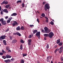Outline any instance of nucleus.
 I'll use <instances>...</instances> for the list:
<instances>
[{
	"label": "nucleus",
	"mask_w": 63,
	"mask_h": 63,
	"mask_svg": "<svg viewBox=\"0 0 63 63\" xmlns=\"http://www.w3.org/2000/svg\"><path fill=\"white\" fill-rule=\"evenodd\" d=\"M50 8L49 5L48 3L46 4L44 6V9L45 11H47V10Z\"/></svg>",
	"instance_id": "1"
},
{
	"label": "nucleus",
	"mask_w": 63,
	"mask_h": 63,
	"mask_svg": "<svg viewBox=\"0 0 63 63\" xmlns=\"http://www.w3.org/2000/svg\"><path fill=\"white\" fill-rule=\"evenodd\" d=\"M48 35L49 38H52V37L54 36V33L52 32H50L49 33Z\"/></svg>",
	"instance_id": "2"
},
{
	"label": "nucleus",
	"mask_w": 63,
	"mask_h": 63,
	"mask_svg": "<svg viewBox=\"0 0 63 63\" xmlns=\"http://www.w3.org/2000/svg\"><path fill=\"white\" fill-rule=\"evenodd\" d=\"M36 37H37L39 39H40V32H37L36 34Z\"/></svg>",
	"instance_id": "3"
},
{
	"label": "nucleus",
	"mask_w": 63,
	"mask_h": 63,
	"mask_svg": "<svg viewBox=\"0 0 63 63\" xmlns=\"http://www.w3.org/2000/svg\"><path fill=\"white\" fill-rule=\"evenodd\" d=\"M6 36L5 35H2L0 36V41H2V40H4L5 39Z\"/></svg>",
	"instance_id": "4"
},
{
	"label": "nucleus",
	"mask_w": 63,
	"mask_h": 63,
	"mask_svg": "<svg viewBox=\"0 0 63 63\" xmlns=\"http://www.w3.org/2000/svg\"><path fill=\"white\" fill-rule=\"evenodd\" d=\"M16 26L18 25V23L16 21H15L14 23L12 24V26H16Z\"/></svg>",
	"instance_id": "5"
},
{
	"label": "nucleus",
	"mask_w": 63,
	"mask_h": 63,
	"mask_svg": "<svg viewBox=\"0 0 63 63\" xmlns=\"http://www.w3.org/2000/svg\"><path fill=\"white\" fill-rule=\"evenodd\" d=\"M8 4V1H5L4 0L3 2L1 3V5H3V4L5 5H7Z\"/></svg>",
	"instance_id": "6"
},
{
	"label": "nucleus",
	"mask_w": 63,
	"mask_h": 63,
	"mask_svg": "<svg viewBox=\"0 0 63 63\" xmlns=\"http://www.w3.org/2000/svg\"><path fill=\"white\" fill-rule=\"evenodd\" d=\"M51 58H52V57L51 56H48L47 57V62H50V61H49V59H51Z\"/></svg>",
	"instance_id": "7"
},
{
	"label": "nucleus",
	"mask_w": 63,
	"mask_h": 63,
	"mask_svg": "<svg viewBox=\"0 0 63 63\" xmlns=\"http://www.w3.org/2000/svg\"><path fill=\"white\" fill-rule=\"evenodd\" d=\"M45 33H48V28L47 27H45L44 28Z\"/></svg>",
	"instance_id": "8"
},
{
	"label": "nucleus",
	"mask_w": 63,
	"mask_h": 63,
	"mask_svg": "<svg viewBox=\"0 0 63 63\" xmlns=\"http://www.w3.org/2000/svg\"><path fill=\"white\" fill-rule=\"evenodd\" d=\"M4 62L6 63H10L11 62V60L8 59L4 60Z\"/></svg>",
	"instance_id": "9"
},
{
	"label": "nucleus",
	"mask_w": 63,
	"mask_h": 63,
	"mask_svg": "<svg viewBox=\"0 0 63 63\" xmlns=\"http://www.w3.org/2000/svg\"><path fill=\"white\" fill-rule=\"evenodd\" d=\"M32 41V40L31 39H29L28 40V45H31V42Z\"/></svg>",
	"instance_id": "10"
},
{
	"label": "nucleus",
	"mask_w": 63,
	"mask_h": 63,
	"mask_svg": "<svg viewBox=\"0 0 63 63\" xmlns=\"http://www.w3.org/2000/svg\"><path fill=\"white\" fill-rule=\"evenodd\" d=\"M12 18H13L11 17L10 18H9V20H7V23H10L11 21V20Z\"/></svg>",
	"instance_id": "11"
},
{
	"label": "nucleus",
	"mask_w": 63,
	"mask_h": 63,
	"mask_svg": "<svg viewBox=\"0 0 63 63\" xmlns=\"http://www.w3.org/2000/svg\"><path fill=\"white\" fill-rule=\"evenodd\" d=\"M3 12L6 13L7 14H8V13H9V11H8V10L7 9H4L3 10Z\"/></svg>",
	"instance_id": "12"
},
{
	"label": "nucleus",
	"mask_w": 63,
	"mask_h": 63,
	"mask_svg": "<svg viewBox=\"0 0 63 63\" xmlns=\"http://www.w3.org/2000/svg\"><path fill=\"white\" fill-rule=\"evenodd\" d=\"M6 22V21H4L3 22L1 23V24H2V25H6V24H7V23Z\"/></svg>",
	"instance_id": "13"
},
{
	"label": "nucleus",
	"mask_w": 63,
	"mask_h": 63,
	"mask_svg": "<svg viewBox=\"0 0 63 63\" xmlns=\"http://www.w3.org/2000/svg\"><path fill=\"white\" fill-rule=\"evenodd\" d=\"M10 4H7L5 6V8L6 9H9V8L10 7Z\"/></svg>",
	"instance_id": "14"
},
{
	"label": "nucleus",
	"mask_w": 63,
	"mask_h": 63,
	"mask_svg": "<svg viewBox=\"0 0 63 63\" xmlns=\"http://www.w3.org/2000/svg\"><path fill=\"white\" fill-rule=\"evenodd\" d=\"M17 41L16 40L14 39L12 41V44H15L16 43V42H17Z\"/></svg>",
	"instance_id": "15"
},
{
	"label": "nucleus",
	"mask_w": 63,
	"mask_h": 63,
	"mask_svg": "<svg viewBox=\"0 0 63 63\" xmlns=\"http://www.w3.org/2000/svg\"><path fill=\"white\" fill-rule=\"evenodd\" d=\"M6 58H10L12 57V56L9 55H6Z\"/></svg>",
	"instance_id": "16"
},
{
	"label": "nucleus",
	"mask_w": 63,
	"mask_h": 63,
	"mask_svg": "<svg viewBox=\"0 0 63 63\" xmlns=\"http://www.w3.org/2000/svg\"><path fill=\"white\" fill-rule=\"evenodd\" d=\"M21 29L20 27L19 26H18L16 28V30L17 31H19Z\"/></svg>",
	"instance_id": "17"
},
{
	"label": "nucleus",
	"mask_w": 63,
	"mask_h": 63,
	"mask_svg": "<svg viewBox=\"0 0 63 63\" xmlns=\"http://www.w3.org/2000/svg\"><path fill=\"white\" fill-rule=\"evenodd\" d=\"M33 34H35V33H37L38 32V31L36 30H35L34 31H33Z\"/></svg>",
	"instance_id": "18"
},
{
	"label": "nucleus",
	"mask_w": 63,
	"mask_h": 63,
	"mask_svg": "<svg viewBox=\"0 0 63 63\" xmlns=\"http://www.w3.org/2000/svg\"><path fill=\"white\" fill-rule=\"evenodd\" d=\"M16 15H17V14L16 13H14L11 15V16H16Z\"/></svg>",
	"instance_id": "19"
},
{
	"label": "nucleus",
	"mask_w": 63,
	"mask_h": 63,
	"mask_svg": "<svg viewBox=\"0 0 63 63\" xmlns=\"http://www.w3.org/2000/svg\"><path fill=\"white\" fill-rule=\"evenodd\" d=\"M60 43V39H59L57 40V41L56 43L57 44H58Z\"/></svg>",
	"instance_id": "20"
},
{
	"label": "nucleus",
	"mask_w": 63,
	"mask_h": 63,
	"mask_svg": "<svg viewBox=\"0 0 63 63\" xmlns=\"http://www.w3.org/2000/svg\"><path fill=\"white\" fill-rule=\"evenodd\" d=\"M3 42L4 45H5V46L7 45V43H6V40H3Z\"/></svg>",
	"instance_id": "21"
},
{
	"label": "nucleus",
	"mask_w": 63,
	"mask_h": 63,
	"mask_svg": "<svg viewBox=\"0 0 63 63\" xmlns=\"http://www.w3.org/2000/svg\"><path fill=\"white\" fill-rule=\"evenodd\" d=\"M63 45V43H62V42H61L60 43H59L58 44V45L59 46H62V45Z\"/></svg>",
	"instance_id": "22"
},
{
	"label": "nucleus",
	"mask_w": 63,
	"mask_h": 63,
	"mask_svg": "<svg viewBox=\"0 0 63 63\" xmlns=\"http://www.w3.org/2000/svg\"><path fill=\"white\" fill-rule=\"evenodd\" d=\"M21 29L22 30H25V28L23 26H22L21 27Z\"/></svg>",
	"instance_id": "23"
},
{
	"label": "nucleus",
	"mask_w": 63,
	"mask_h": 63,
	"mask_svg": "<svg viewBox=\"0 0 63 63\" xmlns=\"http://www.w3.org/2000/svg\"><path fill=\"white\" fill-rule=\"evenodd\" d=\"M24 61L23 59H21L20 61V63H24Z\"/></svg>",
	"instance_id": "24"
},
{
	"label": "nucleus",
	"mask_w": 63,
	"mask_h": 63,
	"mask_svg": "<svg viewBox=\"0 0 63 63\" xmlns=\"http://www.w3.org/2000/svg\"><path fill=\"white\" fill-rule=\"evenodd\" d=\"M20 43H22V44H23L24 43V42L23 40L22 39H21L20 41Z\"/></svg>",
	"instance_id": "25"
},
{
	"label": "nucleus",
	"mask_w": 63,
	"mask_h": 63,
	"mask_svg": "<svg viewBox=\"0 0 63 63\" xmlns=\"http://www.w3.org/2000/svg\"><path fill=\"white\" fill-rule=\"evenodd\" d=\"M16 35L17 36H21V34L18 32H16Z\"/></svg>",
	"instance_id": "26"
},
{
	"label": "nucleus",
	"mask_w": 63,
	"mask_h": 63,
	"mask_svg": "<svg viewBox=\"0 0 63 63\" xmlns=\"http://www.w3.org/2000/svg\"><path fill=\"white\" fill-rule=\"evenodd\" d=\"M22 55L23 57H25V56H27V54H22Z\"/></svg>",
	"instance_id": "27"
},
{
	"label": "nucleus",
	"mask_w": 63,
	"mask_h": 63,
	"mask_svg": "<svg viewBox=\"0 0 63 63\" xmlns=\"http://www.w3.org/2000/svg\"><path fill=\"white\" fill-rule=\"evenodd\" d=\"M44 36L46 37H47L48 36L49 37L48 34H44Z\"/></svg>",
	"instance_id": "28"
},
{
	"label": "nucleus",
	"mask_w": 63,
	"mask_h": 63,
	"mask_svg": "<svg viewBox=\"0 0 63 63\" xmlns=\"http://www.w3.org/2000/svg\"><path fill=\"white\" fill-rule=\"evenodd\" d=\"M4 21V19H3V18H2L1 19H0V22H1V23L2 22H3Z\"/></svg>",
	"instance_id": "29"
},
{
	"label": "nucleus",
	"mask_w": 63,
	"mask_h": 63,
	"mask_svg": "<svg viewBox=\"0 0 63 63\" xmlns=\"http://www.w3.org/2000/svg\"><path fill=\"white\" fill-rule=\"evenodd\" d=\"M63 52V50H60V51H59V53H60L61 54L62 52Z\"/></svg>",
	"instance_id": "30"
},
{
	"label": "nucleus",
	"mask_w": 63,
	"mask_h": 63,
	"mask_svg": "<svg viewBox=\"0 0 63 63\" xmlns=\"http://www.w3.org/2000/svg\"><path fill=\"white\" fill-rule=\"evenodd\" d=\"M45 14L44 13H42L41 15V16L43 17H45Z\"/></svg>",
	"instance_id": "31"
},
{
	"label": "nucleus",
	"mask_w": 63,
	"mask_h": 63,
	"mask_svg": "<svg viewBox=\"0 0 63 63\" xmlns=\"http://www.w3.org/2000/svg\"><path fill=\"white\" fill-rule=\"evenodd\" d=\"M22 2H21V0H18L17 1V2H16V3H21Z\"/></svg>",
	"instance_id": "32"
},
{
	"label": "nucleus",
	"mask_w": 63,
	"mask_h": 63,
	"mask_svg": "<svg viewBox=\"0 0 63 63\" xmlns=\"http://www.w3.org/2000/svg\"><path fill=\"white\" fill-rule=\"evenodd\" d=\"M50 24H51L52 25H54V23L52 21H51L50 22Z\"/></svg>",
	"instance_id": "33"
},
{
	"label": "nucleus",
	"mask_w": 63,
	"mask_h": 63,
	"mask_svg": "<svg viewBox=\"0 0 63 63\" xmlns=\"http://www.w3.org/2000/svg\"><path fill=\"white\" fill-rule=\"evenodd\" d=\"M6 49L7 50H9L10 49V48L9 47H7L6 48Z\"/></svg>",
	"instance_id": "34"
},
{
	"label": "nucleus",
	"mask_w": 63,
	"mask_h": 63,
	"mask_svg": "<svg viewBox=\"0 0 63 63\" xmlns=\"http://www.w3.org/2000/svg\"><path fill=\"white\" fill-rule=\"evenodd\" d=\"M24 5H25L24 3H23L22 4V6L23 8H24Z\"/></svg>",
	"instance_id": "35"
},
{
	"label": "nucleus",
	"mask_w": 63,
	"mask_h": 63,
	"mask_svg": "<svg viewBox=\"0 0 63 63\" xmlns=\"http://www.w3.org/2000/svg\"><path fill=\"white\" fill-rule=\"evenodd\" d=\"M63 46H61L60 47V50H62V49H63Z\"/></svg>",
	"instance_id": "36"
},
{
	"label": "nucleus",
	"mask_w": 63,
	"mask_h": 63,
	"mask_svg": "<svg viewBox=\"0 0 63 63\" xmlns=\"http://www.w3.org/2000/svg\"><path fill=\"white\" fill-rule=\"evenodd\" d=\"M22 48H23L22 47V45H21L20 46V49L21 50H22Z\"/></svg>",
	"instance_id": "37"
},
{
	"label": "nucleus",
	"mask_w": 63,
	"mask_h": 63,
	"mask_svg": "<svg viewBox=\"0 0 63 63\" xmlns=\"http://www.w3.org/2000/svg\"><path fill=\"white\" fill-rule=\"evenodd\" d=\"M2 57V58H3V59H5L6 58V57L5 56H3Z\"/></svg>",
	"instance_id": "38"
},
{
	"label": "nucleus",
	"mask_w": 63,
	"mask_h": 63,
	"mask_svg": "<svg viewBox=\"0 0 63 63\" xmlns=\"http://www.w3.org/2000/svg\"><path fill=\"white\" fill-rule=\"evenodd\" d=\"M46 47L47 48H49V45L48 44H47V46H46Z\"/></svg>",
	"instance_id": "39"
},
{
	"label": "nucleus",
	"mask_w": 63,
	"mask_h": 63,
	"mask_svg": "<svg viewBox=\"0 0 63 63\" xmlns=\"http://www.w3.org/2000/svg\"><path fill=\"white\" fill-rule=\"evenodd\" d=\"M9 37L10 38V40H12V39H13V38H12V36H9Z\"/></svg>",
	"instance_id": "40"
},
{
	"label": "nucleus",
	"mask_w": 63,
	"mask_h": 63,
	"mask_svg": "<svg viewBox=\"0 0 63 63\" xmlns=\"http://www.w3.org/2000/svg\"><path fill=\"white\" fill-rule=\"evenodd\" d=\"M3 55V53L2 52H0V55Z\"/></svg>",
	"instance_id": "41"
},
{
	"label": "nucleus",
	"mask_w": 63,
	"mask_h": 63,
	"mask_svg": "<svg viewBox=\"0 0 63 63\" xmlns=\"http://www.w3.org/2000/svg\"><path fill=\"white\" fill-rule=\"evenodd\" d=\"M2 52H3V53H6V51H5L3 50H2Z\"/></svg>",
	"instance_id": "42"
},
{
	"label": "nucleus",
	"mask_w": 63,
	"mask_h": 63,
	"mask_svg": "<svg viewBox=\"0 0 63 63\" xmlns=\"http://www.w3.org/2000/svg\"><path fill=\"white\" fill-rule=\"evenodd\" d=\"M46 3V2L44 1L43 3L42 4L43 5H45Z\"/></svg>",
	"instance_id": "43"
},
{
	"label": "nucleus",
	"mask_w": 63,
	"mask_h": 63,
	"mask_svg": "<svg viewBox=\"0 0 63 63\" xmlns=\"http://www.w3.org/2000/svg\"><path fill=\"white\" fill-rule=\"evenodd\" d=\"M37 21L38 22V23H39L40 22V21H39V19H37Z\"/></svg>",
	"instance_id": "44"
},
{
	"label": "nucleus",
	"mask_w": 63,
	"mask_h": 63,
	"mask_svg": "<svg viewBox=\"0 0 63 63\" xmlns=\"http://www.w3.org/2000/svg\"><path fill=\"white\" fill-rule=\"evenodd\" d=\"M13 35H16V32L14 33Z\"/></svg>",
	"instance_id": "45"
},
{
	"label": "nucleus",
	"mask_w": 63,
	"mask_h": 63,
	"mask_svg": "<svg viewBox=\"0 0 63 63\" xmlns=\"http://www.w3.org/2000/svg\"><path fill=\"white\" fill-rule=\"evenodd\" d=\"M45 19H47V20L48 19V18L47 17L45 16Z\"/></svg>",
	"instance_id": "46"
},
{
	"label": "nucleus",
	"mask_w": 63,
	"mask_h": 63,
	"mask_svg": "<svg viewBox=\"0 0 63 63\" xmlns=\"http://www.w3.org/2000/svg\"><path fill=\"white\" fill-rule=\"evenodd\" d=\"M32 38V35H30L29 37V38Z\"/></svg>",
	"instance_id": "47"
},
{
	"label": "nucleus",
	"mask_w": 63,
	"mask_h": 63,
	"mask_svg": "<svg viewBox=\"0 0 63 63\" xmlns=\"http://www.w3.org/2000/svg\"><path fill=\"white\" fill-rule=\"evenodd\" d=\"M46 22L47 23H48V19L46 20Z\"/></svg>",
	"instance_id": "48"
},
{
	"label": "nucleus",
	"mask_w": 63,
	"mask_h": 63,
	"mask_svg": "<svg viewBox=\"0 0 63 63\" xmlns=\"http://www.w3.org/2000/svg\"><path fill=\"white\" fill-rule=\"evenodd\" d=\"M34 26V25H30V27H33Z\"/></svg>",
	"instance_id": "49"
},
{
	"label": "nucleus",
	"mask_w": 63,
	"mask_h": 63,
	"mask_svg": "<svg viewBox=\"0 0 63 63\" xmlns=\"http://www.w3.org/2000/svg\"><path fill=\"white\" fill-rule=\"evenodd\" d=\"M57 51H59L60 50V49L57 48L56 49Z\"/></svg>",
	"instance_id": "50"
},
{
	"label": "nucleus",
	"mask_w": 63,
	"mask_h": 63,
	"mask_svg": "<svg viewBox=\"0 0 63 63\" xmlns=\"http://www.w3.org/2000/svg\"><path fill=\"white\" fill-rule=\"evenodd\" d=\"M8 17H9L8 16H7L5 17V19H7V18H8Z\"/></svg>",
	"instance_id": "51"
},
{
	"label": "nucleus",
	"mask_w": 63,
	"mask_h": 63,
	"mask_svg": "<svg viewBox=\"0 0 63 63\" xmlns=\"http://www.w3.org/2000/svg\"><path fill=\"white\" fill-rule=\"evenodd\" d=\"M14 58H12L11 59V60H12V61H13V60H14Z\"/></svg>",
	"instance_id": "52"
},
{
	"label": "nucleus",
	"mask_w": 63,
	"mask_h": 63,
	"mask_svg": "<svg viewBox=\"0 0 63 63\" xmlns=\"http://www.w3.org/2000/svg\"><path fill=\"white\" fill-rule=\"evenodd\" d=\"M42 32H43V33H44L45 32L44 31V30H42Z\"/></svg>",
	"instance_id": "53"
},
{
	"label": "nucleus",
	"mask_w": 63,
	"mask_h": 63,
	"mask_svg": "<svg viewBox=\"0 0 63 63\" xmlns=\"http://www.w3.org/2000/svg\"><path fill=\"white\" fill-rule=\"evenodd\" d=\"M61 61H63V57H61Z\"/></svg>",
	"instance_id": "54"
},
{
	"label": "nucleus",
	"mask_w": 63,
	"mask_h": 63,
	"mask_svg": "<svg viewBox=\"0 0 63 63\" xmlns=\"http://www.w3.org/2000/svg\"><path fill=\"white\" fill-rule=\"evenodd\" d=\"M9 31V29H7L5 31V32H7V31Z\"/></svg>",
	"instance_id": "55"
},
{
	"label": "nucleus",
	"mask_w": 63,
	"mask_h": 63,
	"mask_svg": "<svg viewBox=\"0 0 63 63\" xmlns=\"http://www.w3.org/2000/svg\"><path fill=\"white\" fill-rule=\"evenodd\" d=\"M57 52V50L56 49L54 51V53H56Z\"/></svg>",
	"instance_id": "56"
},
{
	"label": "nucleus",
	"mask_w": 63,
	"mask_h": 63,
	"mask_svg": "<svg viewBox=\"0 0 63 63\" xmlns=\"http://www.w3.org/2000/svg\"><path fill=\"white\" fill-rule=\"evenodd\" d=\"M48 33H49V32H50V30H48Z\"/></svg>",
	"instance_id": "57"
},
{
	"label": "nucleus",
	"mask_w": 63,
	"mask_h": 63,
	"mask_svg": "<svg viewBox=\"0 0 63 63\" xmlns=\"http://www.w3.org/2000/svg\"><path fill=\"white\" fill-rule=\"evenodd\" d=\"M0 14L1 15H3V12H0Z\"/></svg>",
	"instance_id": "58"
},
{
	"label": "nucleus",
	"mask_w": 63,
	"mask_h": 63,
	"mask_svg": "<svg viewBox=\"0 0 63 63\" xmlns=\"http://www.w3.org/2000/svg\"><path fill=\"white\" fill-rule=\"evenodd\" d=\"M44 40H47V38H46V37H44Z\"/></svg>",
	"instance_id": "59"
},
{
	"label": "nucleus",
	"mask_w": 63,
	"mask_h": 63,
	"mask_svg": "<svg viewBox=\"0 0 63 63\" xmlns=\"http://www.w3.org/2000/svg\"><path fill=\"white\" fill-rule=\"evenodd\" d=\"M56 47H57V46H54V48H56Z\"/></svg>",
	"instance_id": "60"
},
{
	"label": "nucleus",
	"mask_w": 63,
	"mask_h": 63,
	"mask_svg": "<svg viewBox=\"0 0 63 63\" xmlns=\"http://www.w3.org/2000/svg\"><path fill=\"white\" fill-rule=\"evenodd\" d=\"M1 6L0 5V11H1Z\"/></svg>",
	"instance_id": "61"
},
{
	"label": "nucleus",
	"mask_w": 63,
	"mask_h": 63,
	"mask_svg": "<svg viewBox=\"0 0 63 63\" xmlns=\"http://www.w3.org/2000/svg\"><path fill=\"white\" fill-rule=\"evenodd\" d=\"M11 51L10 50H9L8 51V52H11Z\"/></svg>",
	"instance_id": "62"
},
{
	"label": "nucleus",
	"mask_w": 63,
	"mask_h": 63,
	"mask_svg": "<svg viewBox=\"0 0 63 63\" xmlns=\"http://www.w3.org/2000/svg\"><path fill=\"white\" fill-rule=\"evenodd\" d=\"M2 26V25H1V24L0 23V26Z\"/></svg>",
	"instance_id": "63"
},
{
	"label": "nucleus",
	"mask_w": 63,
	"mask_h": 63,
	"mask_svg": "<svg viewBox=\"0 0 63 63\" xmlns=\"http://www.w3.org/2000/svg\"><path fill=\"white\" fill-rule=\"evenodd\" d=\"M37 63H40V62H39V61H38L37 62Z\"/></svg>",
	"instance_id": "64"
}]
</instances>
